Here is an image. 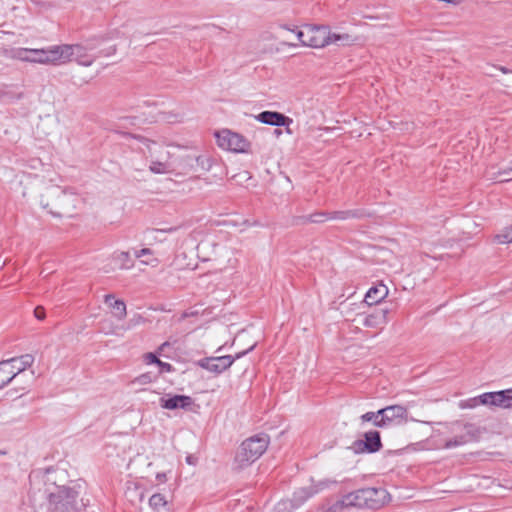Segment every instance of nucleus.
Listing matches in <instances>:
<instances>
[{"label": "nucleus", "instance_id": "obj_28", "mask_svg": "<svg viewBox=\"0 0 512 512\" xmlns=\"http://www.w3.org/2000/svg\"><path fill=\"white\" fill-rule=\"evenodd\" d=\"M493 397H494V392L483 393L482 395H480L478 397L470 399L469 407H475L478 404L492 406Z\"/></svg>", "mask_w": 512, "mask_h": 512}, {"label": "nucleus", "instance_id": "obj_12", "mask_svg": "<svg viewBox=\"0 0 512 512\" xmlns=\"http://www.w3.org/2000/svg\"><path fill=\"white\" fill-rule=\"evenodd\" d=\"M365 508L378 510L385 504L387 491L383 488H363Z\"/></svg>", "mask_w": 512, "mask_h": 512}, {"label": "nucleus", "instance_id": "obj_42", "mask_svg": "<svg viewBox=\"0 0 512 512\" xmlns=\"http://www.w3.org/2000/svg\"><path fill=\"white\" fill-rule=\"evenodd\" d=\"M169 344L167 342L163 343L162 346H161V349H163L164 347L168 346Z\"/></svg>", "mask_w": 512, "mask_h": 512}, {"label": "nucleus", "instance_id": "obj_32", "mask_svg": "<svg viewBox=\"0 0 512 512\" xmlns=\"http://www.w3.org/2000/svg\"><path fill=\"white\" fill-rule=\"evenodd\" d=\"M495 238L501 244L512 243V225L497 234Z\"/></svg>", "mask_w": 512, "mask_h": 512}, {"label": "nucleus", "instance_id": "obj_11", "mask_svg": "<svg viewBox=\"0 0 512 512\" xmlns=\"http://www.w3.org/2000/svg\"><path fill=\"white\" fill-rule=\"evenodd\" d=\"M352 450L359 453H375L382 448L381 436L377 430H370L363 434V439L353 442Z\"/></svg>", "mask_w": 512, "mask_h": 512}, {"label": "nucleus", "instance_id": "obj_4", "mask_svg": "<svg viewBox=\"0 0 512 512\" xmlns=\"http://www.w3.org/2000/svg\"><path fill=\"white\" fill-rule=\"evenodd\" d=\"M77 492L69 487H58L56 492H51L48 498V510L50 512H74Z\"/></svg>", "mask_w": 512, "mask_h": 512}, {"label": "nucleus", "instance_id": "obj_27", "mask_svg": "<svg viewBox=\"0 0 512 512\" xmlns=\"http://www.w3.org/2000/svg\"><path fill=\"white\" fill-rule=\"evenodd\" d=\"M9 370V364L7 362H0V389L5 387L8 383H10L14 378L15 374Z\"/></svg>", "mask_w": 512, "mask_h": 512}, {"label": "nucleus", "instance_id": "obj_40", "mask_svg": "<svg viewBox=\"0 0 512 512\" xmlns=\"http://www.w3.org/2000/svg\"><path fill=\"white\" fill-rule=\"evenodd\" d=\"M156 479L160 482H165L166 481V474L165 473H158L156 475Z\"/></svg>", "mask_w": 512, "mask_h": 512}, {"label": "nucleus", "instance_id": "obj_38", "mask_svg": "<svg viewBox=\"0 0 512 512\" xmlns=\"http://www.w3.org/2000/svg\"><path fill=\"white\" fill-rule=\"evenodd\" d=\"M147 360L150 362V363H156L157 364V360H159L154 354L152 353H148L147 356H146Z\"/></svg>", "mask_w": 512, "mask_h": 512}, {"label": "nucleus", "instance_id": "obj_44", "mask_svg": "<svg viewBox=\"0 0 512 512\" xmlns=\"http://www.w3.org/2000/svg\"><path fill=\"white\" fill-rule=\"evenodd\" d=\"M284 28H286V29H287V30H289L290 32H294V30H293V29H290V28H288V27H286V26H285Z\"/></svg>", "mask_w": 512, "mask_h": 512}, {"label": "nucleus", "instance_id": "obj_21", "mask_svg": "<svg viewBox=\"0 0 512 512\" xmlns=\"http://www.w3.org/2000/svg\"><path fill=\"white\" fill-rule=\"evenodd\" d=\"M166 156L155 157L151 160L149 169L155 174H165L171 171V165L169 163V153H165Z\"/></svg>", "mask_w": 512, "mask_h": 512}, {"label": "nucleus", "instance_id": "obj_39", "mask_svg": "<svg viewBox=\"0 0 512 512\" xmlns=\"http://www.w3.org/2000/svg\"><path fill=\"white\" fill-rule=\"evenodd\" d=\"M137 381H139L140 383H147L150 381V377L148 375L144 374V375H141L140 377H138Z\"/></svg>", "mask_w": 512, "mask_h": 512}, {"label": "nucleus", "instance_id": "obj_29", "mask_svg": "<svg viewBox=\"0 0 512 512\" xmlns=\"http://www.w3.org/2000/svg\"><path fill=\"white\" fill-rule=\"evenodd\" d=\"M149 505L152 509L159 511L161 508L166 507L167 501L162 494L156 493L150 497Z\"/></svg>", "mask_w": 512, "mask_h": 512}, {"label": "nucleus", "instance_id": "obj_1", "mask_svg": "<svg viewBox=\"0 0 512 512\" xmlns=\"http://www.w3.org/2000/svg\"><path fill=\"white\" fill-rule=\"evenodd\" d=\"M309 36L307 46L312 48H323L331 44L350 45L354 42L351 35L347 33H332L329 26L308 24Z\"/></svg>", "mask_w": 512, "mask_h": 512}, {"label": "nucleus", "instance_id": "obj_35", "mask_svg": "<svg viewBox=\"0 0 512 512\" xmlns=\"http://www.w3.org/2000/svg\"><path fill=\"white\" fill-rule=\"evenodd\" d=\"M34 315L38 320H43L46 316L45 309L42 306H37L34 309Z\"/></svg>", "mask_w": 512, "mask_h": 512}, {"label": "nucleus", "instance_id": "obj_23", "mask_svg": "<svg viewBox=\"0 0 512 512\" xmlns=\"http://www.w3.org/2000/svg\"><path fill=\"white\" fill-rule=\"evenodd\" d=\"M366 213L363 209L343 210L330 212V220H348L354 218H363Z\"/></svg>", "mask_w": 512, "mask_h": 512}, {"label": "nucleus", "instance_id": "obj_24", "mask_svg": "<svg viewBox=\"0 0 512 512\" xmlns=\"http://www.w3.org/2000/svg\"><path fill=\"white\" fill-rule=\"evenodd\" d=\"M512 391L510 389L502 390L494 392L493 402L492 406L504 408V409H510L511 408V402H510V394Z\"/></svg>", "mask_w": 512, "mask_h": 512}, {"label": "nucleus", "instance_id": "obj_18", "mask_svg": "<svg viewBox=\"0 0 512 512\" xmlns=\"http://www.w3.org/2000/svg\"><path fill=\"white\" fill-rule=\"evenodd\" d=\"M388 292L386 285L379 283L367 291L364 301L369 306L376 305L387 297Z\"/></svg>", "mask_w": 512, "mask_h": 512}, {"label": "nucleus", "instance_id": "obj_10", "mask_svg": "<svg viewBox=\"0 0 512 512\" xmlns=\"http://www.w3.org/2000/svg\"><path fill=\"white\" fill-rule=\"evenodd\" d=\"M336 484L335 480L325 479L317 482L316 484H312L309 487H303L297 489L290 500L292 507H299L304 504L309 498L317 494L318 492L330 487L331 485Z\"/></svg>", "mask_w": 512, "mask_h": 512}, {"label": "nucleus", "instance_id": "obj_5", "mask_svg": "<svg viewBox=\"0 0 512 512\" xmlns=\"http://www.w3.org/2000/svg\"><path fill=\"white\" fill-rule=\"evenodd\" d=\"M255 347V344L251 345L248 349L238 352L235 354V356L232 355H225V356H217V357H206L203 359H200L197 362V365L209 372H212L214 374H221L228 368L232 366V364L235 362V360L243 357L248 352L252 351Z\"/></svg>", "mask_w": 512, "mask_h": 512}, {"label": "nucleus", "instance_id": "obj_16", "mask_svg": "<svg viewBox=\"0 0 512 512\" xmlns=\"http://www.w3.org/2000/svg\"><path fill=\"white\" fill-rule=\"evenodd\" d=\"M193 404V399L187 395H174L169 398L162 397L160 399L161 407L168 410H175L179 408L188 410Z\"/></svg>", "mask_w": 512, "mask_h": 512}, {"label": "nucleus", "instance_id": "obj_36", "mask_svg": "<svg viewBox=\"0 0 512 512\" xmlns=\"http://www.w3.org/2000/svg\"><path fill=\"white\" fill-rule=\"evenodd\" d=\"M157 364L161 368L162 371L170 372L172 370V366L169 363L162 362L161 360H157Z\"/></svg>", "mask_w": 512, "mask_h": 512}, {"label": "nucleus", "instance_id": "obj_43", "mask_svg": "<svg viewBox=\"0 0 512 512\" xmlns=\"http://www.w3.org/2000/svg\"><path fill=\"white\" fill-rule=\"evenodd\" d=\"M510 391H512V388L510 389ZM510 402H511V408L512 409V393L510 394Z\"/></svg>", "mask_w": 512, "mask_h": 512}, {"label": "nucleus", "instance_id": "obj_26", "mask_svg": "<svg viewBox=\"0 0 512 512\" xmlns=\"http://www.w3.org/2000/svg\"><path fill=\"white\" fill-rule=\"evenodd\" d=\"M488 176L490 177V179L499 182L512 180V162L507 168L501 169L498 172L488 171Z\"/></svg>", "mask_w": 512, "mask_h": 512}, {"label": "nucleus", "instance_id": "obj_20", "mask_svg": "<svg viewBox=\"0 0 512 512\" xmlns=\"http://www.w3.org/2000/svg\"><path fill=\"white\" fill-rule=\"evenodd\" d=\"M104 302L112 309L113 315L118 319L122 320L126 317V305L122 300H115L114 295L107 294L104 297Z\"/></svg>", "mask_w": 512, "mask_h": 512}, {"label": "nucleus", "instance_id": "obj_15", "mask_svg": "<svg viewBox=\"0 0 512 512\" xmlns=\"http://www.w3.org/2000/svg\"><path fill=\"white\" fill-rule=\"evenodd\" d=\"M130 137L139 140L144 148H141L142 152L147 156L150 157L151 160H154L155 157H162L166 156L165 153H169L165 150L163 145L158 144L157 142L147 139L140 135H132L128 134Z\"/></svg>", "mask_w": 512, "mask_h": 512}, {"label": "nucleus", "instance_id": "obj_8", "mask_svg": "<svg viewBox=\"0 0 512 512\" xmlns=\"http://www.w3.org/2000/svg\"><path fill=\"white\" fill-rule=\"evenodd\" d=\"M381 428H388L407 423L408 421H416L409 418L408 408L402 405H390L380 409Z\"/></svg>", "mask_w": 512, "mask_h": 512}, {"label": "nucleus", "instance_id": "obj_33", "mask_svg": "<svg viewBox=\"0 0 512 512\" xmlns=\"http://www.w3.org/2000/svg\"><path fill=\"white\" fill-rule=\"evenodd\" d=\"M309 34V31H308V24L307 25H304L303 29L302 30H297L296 31V36H297V39L299 40V42L303 45V46H307V39H308V35Z\"/></svg>", "mask_w": 512, "mask_h": 512}, {"label": "nucleus", "instance_id": "obj_14", "mask_svg": "<svg viewBox=\"0 0 512 512\" xmlns=\"http://www.w3.org/2000/svg\"><path fill=\"white\" fill-rule=\"evenodd\" d=\"M363 488L344 495L341 500L337 501L332 507L333 512H337L343 508H365Z\"/></svg>", "mask_w": 512, "mask_h": 512}, {"label": "nucleus", "instance_id": "obj_2", "mask_svg": "<svg viewBox=\"0 0 512 512\" xmlns=\"http://www.w3.org/2000/svg\"><path fill=\"white\" fill-rule=\"evenodd\" d=\"M268 444L269 436L263 433L246 439L236 454V461L241 467L253 463L266 451Z\"/></svg>", "mask_w": 512, "mask_h": 512}, {"label": "nucleus", "instance_id": "obj_17", "mask_svg": "<svg viewBox=\"0 0 512 512\" xmlns=\"http://www.w3.org/2000/svg\"><path fill=\"white\" fill-rule=\"evenodd\" d=\"M3 361L9 364V370L12 371V374H15L16 377L19 373L23 372L33 364L34 357L31 354H25Z\"/></svg>", "mask_w": 512, "mask_h": 512}, {"label": "nucleus", "instance_id": "obj_34", "mask_svg": "<svg viewBox=\"0 0 512 512\" xmlns=\"http://www.w3.org/2000/svg\"><path fill=\"white\" fill-rule=\"evenodd\" d=\"M467 440L465 439L464 436H460V437H456L454 439H451L449 441L446 442V447L447 448H452V447H456V446H459V445H462L464 443H466Z\"/></svg>", "mask_w": 512, "mask_h": 512}, {"label": "nucleus", "instance_id": "obj_41", "mask_svg": "<svg viewBox=\"0 0 512 512\" xmlns=\"http://www.w3.org/2000/svg\"><path fill=\"white\" fill-rule=\"evenodd\" d=\"M498 69H499L500 71H502L503 73H505V74H506V73L511 72V71H510V70H508L506 67H499Z\"/></svg>", "mask_w": 512, "mask_h": 512}, {"label": "nucleus", "instance_id": "obj_25", "mask_svg": "<svg viewBox=\"0 0 512 512\" xmlns=\"http://www.w3.org/2000/svg\"><path fill=\"white\" fill-rule=\"evenodd\" d=\"M326 220H330V212H316L308 216H300L295 218V222L298 223H323Z\"/></svg>", "mask_w": 512, "mask_h": 512}, {"label": "nucleus", "instance_id": "obj_9", "mask_svg": "<svg viewBox=\"0 0 512 512\" xmlns=\"http://www.w3.org/2000/svg\"><path fill=\"white\" fill-rule=\"evenodd\" d=\"M69 196L58 187H53L46 192L41 198V205L44 209L54 216H62L66 210V204Z\"/></svg>", "mask_w": 512, "mask_h": 512}, {"label": "nucleus", "instance_id": "obj_13", "mask_svg": "<svg viewBox=\"0 0 512 512\" xmlns=\"http://www.w3.org/2000/svg\"><path fill=\"white\" fill-rule=\"evenodd\" d=\"M256 120L263 124L272 126H285L286 131L291 134L292 131L289 129V125L293 122L288 116L277 112V111H263L255 116Z\"/></svg>", "mask_w": 512, "mask_h": 512}, {"label": "nucleus", "instance_id": "obj_31", "mask_svg": "<svg viewBox=\"0 0 512 512\" xmlns=\"http://www.w3.org/2000/svg\"><path fill=\"white\" fill-rule=\"evenodd\" d=\"M116 259L121 263V269H130L134 266L129 252H121L117 255Z\"/></svg>", "mask_w": 512, "mask_h": 512}, {"label": "nucleus", "instance_id": "obj_6", "mask_svg": "<svg viewBox=\"0 0 512 512\" xmlns=\"http://www.w3.org/2000/svg\"><path fill=\"white\" fill-rule=\"evenodd\" d=\"M72 50L73 48H71L70 45L63 44L42 48L41 51H35L33 53L39 56L35 60H38L40 64H59L71 60Z\"/></svg>", "mask_w": 512, "mask_h": 512}, {"label": "nucleus", "instance_id": "obj_7", "mask_svg": "<svg viewBox=\"0 0 512 512\" xmlns=\"http://www.w3.org/2000/svg\"><path fill=\"white\" fill-rule=\"evenodd\" d=\"M215 136L218 146L222 149L245 153L250 148V142L244 136L230 130L216 132Z\"/></svg>", "mask_w": 512, "mask_h": 512}, {"label": "nucleus", "instance_id": "obj_19", "mask_svg": "<svg viewBox=\"0 0 512 512\" xmlns=\"http://www.w3.org/2000/svg\"><path fill=\"white\" fill-rule=\"evenodd\" d=\"M388 310L380 309L375 312L364 316L363 325L366 327L376 328L387 323Z\"/></svg>", "mask_w": 512, "mask_h": 512}, {"label": "nucleus", "instance_id": "obj_3", "mask_svg": "<svg viewBox=\"0 0 512 512\" xmlns=\"http://www.w3.org/2000/svg\"><path fill=\"white\" fill-rule=\"evenodd\" d=\"M100 40H103V39L94 37V38L87 39L84 44L70 45V47L73 48L72 53H71V58L74 57L75 61L78 64L88 67V66H91L92 63L94 62V60L98 57H101V56L108 57V56L115 54L116 46H111L105 50L99 51L98 55L95 57H90L89 55H87L86 51L95 49L98 46Z\"/></svg>", "mask_w": 512, "mask_h": 512}, {"label": "nucleus", "instance_id": "obj_30", "mask_svg": "<svg viewBox=\"0 0 512 512\" xmlns=\"http://www.w3.org/2000/svg\"><path fill=\"white\" fill-rule=\"evenodd\" d=\"M380 409L376 412H366L365 414L361 415L360 419L362 422H372L375 427L381 428V421H380Z\"/></svg>", "mask_w": 512, "mask_h": 512}, {"label": "nucleus", "instance_id": "obj_22", "mask_svg": "<svg viewBox=\"0 0 512 512\" xmlns=\"http://www.w3.org/2000/svg\"><path fill=\"white\" fill-rule=\"evenodd\" d=\"M35 51H41V49L16 48L11 50L10 56L25 62L39 63L38 60H33L39 57L33 53Z\"/></svg>", "mask_w": 512, "mask_h": 512}, {"label": "nucleus", "instance_id": "obj_37", "mask_svg": "<svg viewBox=\"0 0 512 512\" xmlns=\"http://www.w3.org/2000/svg\"><path fill=\"white\" fill-rule=\"evenodd\" d=\"M149 254H151V250L149 248H143L139 251H135L136 258H140L142 256L149 255Z\"/></svg>", "mask_w": 512, "mask_h": 512}]
</instances>
